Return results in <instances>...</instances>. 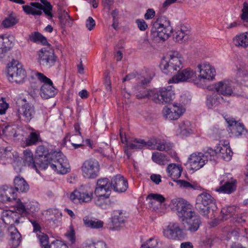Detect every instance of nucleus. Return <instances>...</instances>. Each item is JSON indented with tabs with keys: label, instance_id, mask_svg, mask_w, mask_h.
Returning a JSON list of instances; mask_svg holds the SVG:
<instances>
[{
	"label": "nucleus",
	"instance_id": "f257e3e1",
	"mask_svg": "<svg viewBox=\"0 0 248 248\" xmlns=\"http://www.w3.org/2000/svg\"><path fill=\"white\" fill-rule=\"evenodd\" d=\"M183 67L182 59L177 52H173L169 58H163L160 64V67L164 74L174 75L169 80V83L189 81L195 76V72L190 68L181 70Z\"/></svg>",
	"mask_w": 248,
	"mask_h": 248
},
{
	"label": "nucleus",
	"instance_id": "f03ea898",
	"mask_svg": "<svg viewBox=\"0 0 248 248\" xmlns=\"http://www.w3.org/2000/svg\"><path fill=\"white\" fill-rule=\"evenodd\" d=\"M46 163L57 173L64 174L70 171V166L67 159L60 151L51 152L48 155Z\"/></svg>",
	"mask_w": 248,
	"mask_h": 248
},
{
	"label": "nucleus",
	"instance_id": "7ed1b4c3",
	"mask_svg": "<svg viewBox=\"0 0 248 248\" xmlns=\"http://www.w3.org/2000/svg\"><path fill=\"white\" fill-rule=\"evenodd\" d=\"M195 208L200 215L208 218L210 210L214 211L216 208V200L210 194L202 192L196 198Z\"/></svg>",
	"mask_w": 248,
	"mask_h": 248
},
{
	"label": "nucleus",
	"instance_id": "20e7f679",
	"mask_svg": "<svg viewBox=\"0 0 248 248\" xmlns=\"http://www.w3.org/2000/svg\"><path fill=\"white\" fill-rule=\"evenodd\" d=\"M170 207L176 211L178 217L182 222L188 217H192L195 214L192 209V205L183 199H172L170 204Z\"/></svg>",
	"mask_w": 248,
	"mask_h": 248
},
{
	"label": "nucleus",
	"instance_id": "39448f33",
	"mask_svg": "<svg viewBox=\"0 0 248 248\" xmlns=\"http://www.w3.org/2000/svg\"><path fill=\"white\" fill-rule=\"evenodd\" d=\"M7 77L10 82L18 84L24 82L26 72L17 61L13 60L7 64Z\"/></svg>",
	"mask_w": 248,
	"mask_h": 248
},
{
	"label": "nucleus",
	"instance_id": "423d86ee",
	"mask_svg": "<svg viewBox=\"0 0 248 248\" xmlns=\"http://www.w3.org/2000/svg\"><path fill=\"white\" fill-rule=\"evenodd\" d=\"M41 1L44 6L39 2H32L30 3V5H23V10L26 14L33 16L41 15L43 10L46 15L52 18L53 16L51 13L52 6L50 2L46 0H41Z\"/></svg>",
	"mask_w": 248,
	"mask_h": 248
},
{
	"label": "nucleus",
	"instance_id": "0eeeda50",
	"mask_svg": "<svg viewBox=\"0 0 248 248\" xmlns=\"http://www.w3.org/2000/svg\"><path fill=\"white\" fill-rule=\"evenodd\" d=\"M216 152L209 148L204 153L192 154L189 158V163L193 170H198L202 168L208 160H215Z\"/></svg>",
	"mask_w": 248,
	"mask_h": 248
},
{
	"label": "nucleus",
	"instance_id": "6e6552de",
	"mask_svg": "<svg viewBox=\"0 0 248 248\" xmlns=\"http://www.w3.org/2000/svg\"><path fill=\"white\" fill-rule=\"evenodd\" d=\"M38 60L40 65L46 68H50L54 66L57 56L50 44L49 45H46V47L41 48L38 52Z\"/></svg>",
	"mask_w": 248,
	"mask_h": 248
},
{
	"label": "nucleus",
	"instance_id": "1a4fd4ad",
	"mask_svg": "<svg viewBox=\"0 0 248 248\" xmlns=\"http://www.w3.org/2000/svg\"><path fill=\"white\" fill-rule=\"evenodd\" d=\"M16 210L19 212L18 214L16 212H13L11 210L6 211L3 215V220L6 224L13 225L15 223H19L21 216L26 215L28 212L27 211L28 207H26L25 205L21 202L20 199H18L16 203Z\"/></svg>",
	"mask_w": 248,
	"mask_h": 248
},
{
	"label": "nucleus",
	"instance_id": "9d476101",
	"mask_svg": "<svg viewBox=\"0 0 248 248\" xmlns=\"http://www.w3.org/2000/svg\"><path fill=\"white\" fill-rule=\"evenodd\" d=\"M197 68L200 75L198 78L193 79V82L198 87L202 85V80H212L216 75L215 69L207 62H204L198 64Z\"/></svg>",
	"mask_w": 248,
	"mask_h": 248
},
{
	"label": "nucleus",
	"instance_id": "9b49d317",
	"mask_svg": "<svg viewBox=\"0 0 248 248\" xmlns=\"http://www.w3.org/2000/svg\"><path fill=\"white\" fill-rule=\"evenodd\" d=\"M164 236L169 239L174 240H183L186 235L179 224L176 222H170L163 229Z\"/></svg>",
	"mask_w": 248,
	"mask_h": 248
},
{
	"label": "nucleus",
	"instance_id": "f8f14e48",
	"mask_svg": "<svg viewBox=\"0 0 248 248\" xmlns=\"http://www.w3.org/2000/svg\"><path fill=\"white\" fill-rule=\"evenodd\" d=\"M99 170L98 162L93 159L86 160L81 166L82 175L88 179L95 178L98 175Z\"/></svg>",
	"mask_w": 248,
	"mask_h": 248
},
{
	"label": "nucleus",
	"instance_id": "ddd939ff",
	"mask_svg": "<svg viewBox=\"0 0 248 248\" xmlns=\"http://www.w3.org/2000/svg\"><path fill=\"white\" fill-rule=\"evenodd\" d=\"M175 97L171 86L163 87L157 92H154L152 99L156 103L166 104L170 102Z\"/></svg>",
	"mask_w": 248,
	"mask_h": 248
},
{
	"label": "nucleus",
	"instance_id": "4468645a",
	"mask_svg": "<svg viewBox=\"0 0 248 248\" xmlns=\"http://www.w3.org/2000/svg\"><path fill=\"white\" fill-rule=\"evenodd\" d=\"M93 198V191L88 186L81 187L74 190L70 196V199L74 202H88Z\"/></svg>",
	"mask_w": 248,
	"mask_h": 248
},
{
	"label": "nucleus",
	"instance_id": "2eb2a0df",
	"mask_svg": "<svg viewBox=\"0 0 248 248\" xmlns=\"http://www.w3.org/2000/svg\"><path fill=\"white\" fill-rule=\"evenodd\" d=\"M111 191V182L108 178H100L97 180L94 190L96 196H105L106 198H109Z\"/></svg>",
	"mask_w": 248,
	"mask_h": 248
},
{
	"label": "nucleus",
	"instance_id": "dca6fc26",
	"mask_svg": "<svg viewBox=\"0 0 248 248\" xmlns=\"http://www.w3.org/2000/svg\"><path fill=\"white\" fill-rule=\"evenodd\" d=\"M36 235L42 248H68L65 243L59 240L54 241L49 245V237L43 232H39Z\"/></svg>",
	"mask_w": 248,
	"mask_h": 248
},
{
	"label": "nucleus",
	"instance_id": "f3484780",
	"mask_svg": "<svg viewBox=\"0 0 248 248\" xmlns=\"http://www.w3.org/2000/svg\"><path fill=\"white\" fill-rule=\"evenodd\" d=\"M157 24H154L151 30V38L155 42L164 41L170 36L172 31L167 32L166 28L158 27Z\"/></svg>",
	"mask_w": 248,
	"mask_h": 248
},
{
	"label": "nucleus",
	"instance_id": "a211bd4d",
	"mask_svg": "<svg viewBox=\"0 0 248 248\" xmlns=\"http://www.w3.org/2000/svg\"><path fill=\"white\" fill-rule=\"evenodd\" d=\"M185 111V109L181 105L174 104L171 108L164 107L162 113L166 119L175 120L178 119Z\"/></svg>",
	"mask_w": 248,
	"mask_h": 248
},
{
	"label": "nucleus",
	"instance_id": "6ab92c4d",
	"mask_svg": "<svg viewBox=\"0 0 248 248\" xmlns=\"http://www.w3.org/2000/svg\"><path fill=\"white\" fill-rule=\"evenodd\" d=\"M233 83L228 80L219 81L215 84V89L219 95L230 96L233 93Z\"/></svg>",
	"mask_w": 248,
	"mask_h": 248
},
{
	"label": "nucleus",
	"instance_id": "aec40b11",
	"mask_svg": "<svg viewBox=\"0 0 248 248\" xmlns=\"http://www.w3.org/2000/svg\"><path fill=\"white\" fill-rule=\"evenodd\" d=\"M16 199L15 189L7 185L0 187V202L3 203L11 202Z\"/></svg>",
	"mask_w": 248,
	"mask_h": 248
},
{
	"label": "nucleus",
	"instance_id": "412c9836",
	"mask_svg": "<svg viewBox=\"0 0 248 248\" xmlns=\"http://www.w3.org/2000/svg\"><path fill=\"white\" fill-rule=\"evenodd\" d=\"M49 153L43 145L39 146L36 150V163L39 169L46 170L47 168V160Z\"/></svg>",
	"mask_w": 248,
	"mask_h": 248
},
{
	"label": "nucleus",
	"instance_id": "4be33fe9",
	"mask_svg": "<svg viewBox=\"0 0 248 248\" xmlns=\"http://www.w3.org/2000/svg\"><path fill=\"white\" fill-rule=\"evenodd\" d=\"M111 188L119 193L125 191L128 188V183L124 176L120 174L114 176L111 180Z\"/></svg>",
	"mask_w": 248,
	"mask_h": 248
},
{
	"label": "nucleus",
	"instance_id": "5701e85b",
	"mask_svg": "<svg viewBox=\"0 0 248 248\" xmlns=\"http://www.w3.org/2000/svg\"><path fill=\"white\" fill-rule=\"evenodd\" d=\"M125 217L123 212L121 210H115L113 212L111 217L112 230L118 231L125 226Z\"/></svg>",
	"mask_w": 248,
	"mask_h": 248
},
{
	"label": "nucleus",
	"instance_id": "b1692460",
	"mask_svg": "<svg viewBox=\"0 0 248 248\" xmlns=\"http://www.w3.org/2000/svg\"><path fill=\"white\" fill-rule=\"evenodd\" d=\"M184 222L186 224V226H184L185 229L191 233L197 231L202 225L200 217L196 214L192 217H188Z\"/></svg>",
	"mask_w": 248,
	"mask_h": 248
},
{
	"label": "nucleus",
	"instance_id": "393cba45",
	"mask_svg": "<svg viewBox=\"0 0 248 248\" xmlns=\"http://www.w3.org/2000/svg\"><path fill=\"white\" fill-rule=\"evenodd\" d=\"M8 229L10 236L9 244L13 248H17L21 241V235L17 229L13 225Z\"/></svg>",
	"mask_w": 248,
	"mask_h": 248
},
{
	"label": "nucleus",
	"instance_id": "a878e982",
	"mask_svg": "<svg viewBox=\"0 0 248 248\" xmlns=\"http://www.w3.org/2000/svg\"><path fill=\"white\" fill-rule=\"evenodd\" d=\"M213 151L216 152L215 158L217 155L218 154L225 161H228L232 159L233 153L230 146H228L227 144H223L220 143L218 146L216 147L215 149H213Z\"/></svg>",
	"mask_w": 248,
	"mask_h": 248
},
{
	"label": "nucleus",
	"instance_id": "bb28decb",
	"mask_svg": "<svg viewBox=\"0 0 248 248\" xmlns=\"http://www.w3.org/2000/svg\"><path fill=\"white\" fill-rule=\"evenodd\" d=\"M57 93V90L51 81L46 84H43L40 89V95L41 97L45 99L53 97Z\"/></svg>",
	"mask_w": 248,
	"mask_h": 248
},
{
	"label": "nucleus",
	"instance_id": "cd10ccee",
	"mask_svg": "<svg viewBox=\"0 0 248 248\" xmlns=\"http://www.w3.org/2000/svg\"><path fill=\"white\" fill-rule=\"evenodd\" d=\"M182 171V167L175 163L170 164L167 168V172L169 176L174 182H176L177 179L181 176Z\"/></svg>",
	"mask_w": 248,
	"mask_h": 248
},
{
	"label": "nucleus",
	"instance_id": "c85d7f7f",
	"mask_svg": "<svg viewBox=\"0 0 248 248\" xmlns=\"http://www.w3.org/2000/svg\"><path fill=\"white\" fill-rule=\"evenodd\" d=\"M23 163L32 169H34L38 172V166L36 163V157L33 158V153L30 150L26 149L23 152Z\"/></svg>",
	"mask_w": 248,
	"mask_h": 248
},
{
	"label": "nucleus",
	"instance_id": "c756f323",
	"mask_svg": "<svg viewBox=\"0 0 248 248\" xmlns=\"http://www.w3.org/2000/svg\"><path fill=\"white\" fill-rule=\"evenodd\" d=\"M224 101L223 97L218 94L213 93L211 95H207L206 104L208 108H213Z\"/></svg>",
	"mask_w": 248,
	"mask_h": 248
},
{
	"label": "nucleus",
	"instance_id": "7c9ffc66",
	"mask_svg": "<svg viewBox=\"0 0 248 248\" xmlns=\"http://www.w3.org/2000/svg\"><path fill=\"white\" fill-rule=\"evenodd\" d=\"M14 189L15 191L22 193L27 192L29 189V186L25 180L21 177L16 176L14 180Z\"/></svg>",
	"mask_w": 248,
	"mask_h": 248
},
{
	"label": "nucleus",
	"instance_id": "2f4dec72",
	"mask_svg": "<svg viewBox=\"0 0 248 248\" xmlns=\"http://www.w3.org/2000/svg\"><path fill=\"white\" fill-rule=\"evenodd\" d=\"M20 113L22 114L25 118L26 122H29L32 119L35 114L34 108L33 106L26 103L23 105L21 108V110H19Z\"/></svg>",
	"mask_w": 248,
	"mask_h": 248
},
{
	"label": "nucleus",
	"instance_id": "473e14b6",
	"mask_svg": "<svg viewBox=\"0 0 248 248\" xmlns=\"http://www.w3.org/2000/svg\"><path fill=\"white\" fill-rule=\"evenodd\" d=\"M135 91L136 93V97L138 99L144 98H153L154 92L146 89L145 87L137 85L135 87Z\"/></svg>",
	"mask_w": 248,
	"mask_h": 248
},
{
	"label": "nucleus",
	"instance_id": "72a5a7b5",
	"mask_svg": "<svg viewBox=\"0 0 248 248\" xmlns=\"http://www.w3.org/2000/svg\"><path fill=\"white\" fill-rule=\"evenodd\" d=\"M190 31L186 27L182 26L180 30L175 32L174 38L178 43H182L188 40Z\"/></svg>",
	"mask_w": 248,
	"mask_h": 248
},
{
	"label": "nucleus",
	"instance_id": "f704fd0d",
	"mask_svg": "<svg viewBox=\"0 0 248 248\" xmlns=\"http://www.w3.org/2000/svg\"><path fill=\"white\" fill-rule=\"evenodd\" d=\"M28 41L43 45H49L46 38L38 31H34L29 35Z\"/></svg>",
	"mask_w": 248,
	"mask_h": 248
},
{
	"label": "nucleus",
	"instance_id": "c9c22d12",
	"mask_svg": "<svg viewBox=\"0 0 248 248\" xmlns=\"http://www.w3.org/2000/svg\"><path fill=\"white\" fill-rule=\"evenodd\" d=\"M239 208L235 205L228 206L223 208L221 211L223 219L226 220L227 218L235 216L236 213L239 212Z\"/></svg>",
	"mask_w": 248,
	"mask_h": 248
},
{
	"label": "nucleus",
	"instance_id": "e433bc0d",
	"mask_svg": "<svg viewBox=\"0 0 248 248\" xmlns=\"http://www.w3.org/2000/svg\"><path fill=\"white\" fill-rule=\"evenodd\" d=\"M236 180L232 181H227L224 185L220 186L217 190L219 192H222L226 194H231L236 189Z\"/></svg>",
	"mask_w": 248,
	"mask_h": 248
},
{
	"label": "nucleus",
	"instance_id": "4c0bfd02",
	"mask_svg": "<svg viewBox=\"0 0 248 248\" xmlns=\"http://www.w3.org/2000/svg\"><path fill=\"white\" fill-rule=\"evenodd\" d=\"M235 46L247 47L248 46V32H246L236 36L233 39Z\"/></svg>",
	"mask_w": 248,
	"mask_h": 248
},
{
	"label": "nucleus",
	"instance_id": "58836bf2",
	"mask_svg": "<svg viewBox=\"0 0 248 248\" xmlns=\"http://www.w3.org/2000/svg\"><path fill=\"white\" fill-rule=\"evenodd\" d=\"M152 159L154 162L161 165H164L169 161L167 155L157 152L153 153Z\"/></svg>",
	"mask_w": 248,
	"mask_h": 248
},
{
	"label": "nucleus",
	"instance_id": "ea45409f",
	"mask_svg": "<svg viewBox=\"0 0 248 248\" xmlns=\"http://www.w3.org/2000/svg\"><path fill=\"white\" fill-rule=\"evenodd\" d=\"M27 146H31L37 144L39 142L42 141L40 134L36 132H31L26 139Z\"/></svg>",
	"mask_w": 248,
	"mask_h": 248
},
{
	"label": "nucleus",
	"instance_id": "a19ab883",
	"mask_svg": "<svg viewBox=\"0 0 248 248\" xmlns=\"http://www.w3.org/2000/svg\"><path fill=\"white\" fill-rule=\"evenodd\" d=\"M237 80L241 83H243L248 86V67L239 69L237 72Z\"/></svg>",
	"mask_w": 248,
	"mask_h": 248
},
{
	"label": "nucleus",
	"instance_id": "79ce46f5",
	"mask_svg": "<svg viewBox=\"0 0 248 248\" xmlns=\"http://www.w3.org/2000/svg\"><path fill=\"white\" fill-rule=\"evenodd\" d=\"M95 203L97 206L102 209H107L110 206L111 202L108 200L109 198H106L105 196H96Z\"/></svg>",
	"mask_w": 248,
	"mask_h": 248
},
{
	"label": "nucleus",
	"instance_id": "37998d69",
	"mask_svg": "<svg viewBox=\"0 0 248 248\" xmlns=\"http://www.w3.org/2000/svg\"><path fill=\"white\" fill-rule=\"evenodd\" d=\"M1 157L12 162L17 156V153L15 155L12 153L9 147L0 148Z\"/></svg>",
	"mask_w": 248,
	"mask_h": 248
},
{
	"label": "nucleus",
	"instance_id": "c03bdc74",
	"mask_svg": "<svg viewBox=\"0 0 248 248\" xmlns=\"http://www.w3.org/2000/svg\"><path fill=\"white\" fill-rule=\"evenodd\" d=\"M154 24H157L158 27L166 28L167 32H169L170 31H172V28L170 25V22L165 16H161L157 18Z\"/></svg>",
	"mask_w": 248,
	"mask_h": 248
},
{
	"label": "nucleus",
	"instance_id": "a18cd8bd",
	"mask_svg": "<svg viewBox=\"0 0 248 248\" xmlns=\"http://www.w3.org/2000/svg\"><path fill=\"white\" fill-rule=\"evenodd\" d=\"M84 224L87 227L92 228L99 229L103 227V222L97 219L92 220L89 218L83 219Z\"/></svg>",
	"mask_w": 248,
	"mask_h": 248
},
{
	"label": "nucleus",
	"instance_id": "49530a36",
	"mask_svg": "<svg viewBox=\"0 0 248 248\" xmlns=\"http://www.w3.org/2000/svg\"><path fill=\"white\" fill-rule=\"evenodd\" d=\"M18 22V19L12 13L9 15L2 22V25L6 28H10L16 25Z\"/></svg>",
	"mask_w": 248,
	"mask_h": 248
},
{
	"label": "nucleus",
	"instance_id": "de8ad7c7",
	"mask_svg": "<svg viewBox=\"0 0 248 248\" xmlns=\"http://www.w3.org/2000/svg\"><path fill=\"white\" fill-rule=\"evenodd\" d=\"M175 182L182 188L198 189L199 187L197 185L190 184L189 182L183 180H177Z\"/></svg>",
	"mask_w": 248,
	"mask_h": 248
},
{
	"label": "nucleus",
	"instance_id": "09e8293b",
	"mask_svg": "<svg viewBox=\"0 0 248 248\" xmlns=\"http://www.w3.org/2000/svg\"><path fill=\"white\" fill-rule=\"evenodd\" d=\"M1 38L2 39L1 41L2 42V50L3 54H4L13 47L14 44L12 41H10L7 37L5 38L1 37Z\"/></svg>",
	"mask_w": 248,
	"mask_h": 248
},
{
	"label": "nucleus",
	"instance_id": "8fccbe9b",
	"mask_svg": "<svg viewBox=\"0 0 248 248\" xmlns=\"http://www.w3.org/2000/svg\"><path fill=\"white\" fill-rule=\"evenodd\" d=\"M74 129L77 134L72 135L69 137V140L70 142L74 141L75 138H77L80 140H82V138L80 132V126L78 123H76L74 124Z\"/></svg>",
	"mask_w": 248,
	"mask_h": 248
},
{
	"label": "nucleus",
	"instance_id": "3c124183",
	"mask_svg": "<svg viewBox=\"0 0 248 248\" xmlns=\"http://www.w3.org/2000/svg\"><path fill=\"white\" fill-rule=\"evenodd\" d=\"M84 248H108V247L105 242L100 241L88 244Z\"/></svg>",
	"mask_w": 248,
	"mask_h": 248
},
{
	"label": "nucleus",
	"instance_id": "603ef678",
	"mask_svg": "<svg viewBox=\"0 0 248 248\" xmlns=\"http://www.w3.org/2000/svg\"><path fill=\"white\" fill-rule=\"evenodd\" d=\"M157 241L156 239L150 238L145 244L141 245L142 248H157Z\"/></svg>",
	"mask_w": 248,
	"mask_h": 248
},
{
	"label": "nucleus",
	"instance_id": "864d4df0",
	"mask_svg": "<svg viewBox=\"0 0 248 248\" xmlns=\"http://www.w3.org/2000/svg\"><path fill=\"white\" fill-rule=\"evenodd\" d=\"M147 198L151 200H154L159 202L160 203L163 202L165 200V198L162 195L154 193L149 194L147 196Z\"/></svg>",
	"mask_w": 248,
	"mask_h": 248
},
{
	"label": "nucleus",
	"instance_id": "5fc2aeb1",
	"mask_svg": "<svg viewBox=\"0 0 248 248\" xmlns=\"http://www.w3.org/2000/svg\"><path fill=\"white\" fill-rule=\"evenodd\" d=\"M11 162L13 163V166L14 170L17 172H20L21 171L22 163L20 160V158L17 156Z\"/></svg>",
	"mask_w": 248,
	"mask_h": 248
},
{
	"label": "nucleus",
	"instance_id": "6e6d98bb",
	"mask_svg": "<svg viewBox=\"0 0 248 248\" xmlns=\"http://www.w3.org/2000/svg\"><path fill=\"white\" fill-rule=\"evenodd\" d=\"M242 14L241 16L242 19L246 22H248V3L245 2L243 3V8L242 10Z\"/></svg>",
	"mask_w": 248,
	"mask_h": 248
},
{
	"label": "nucleus",
	"instance_id": "4d7b16f0",
	"mask_svg": "<svg viewBox=\"0 0 248 248\" xmlns=\"http://www.w3.org/2000/svg\"><path fill=\"white\" fill-rule=\"evenodd\" d=\"M139 140L141 139H135L132 142L128 144V147L130 149H141L143 148L142 144L138 142Z\"/></svg>",
	"mask_w": 248,
	"mask_h": 248
},
{
	"label": "nucleus",
	"instance_id": "13d9d810",
	"mask_svg": "<svg viewBox=\"0 0 248 248\" xmlns=\"http://www.w3.org/2000/svg\"><path fill=\"white\" fill-rule=\"evenodd\" d=\"M234 130H236V133H238V135H246L247 133V130L244 127L243 124L241 123H237V124L233 128Z\"/></svg>",
	"mask_w": 248,
	"mask_h": 248
},
{
	"label": "nucleus",
	"instance_id": "bf43d9fd",
	"mask_svg": "<svg viewBox=\"0 0 248 248\" xmlns=\"http://www.w3.org/2000/svg\"><path fill=\"white\" fill-rule=\"evenodd\" d=\"M59 18L62 24L64 25H70V17L67 13H64L63 16H60Z\"/></svg>",
	"mask_w": 248,
	"mask_h": 248
},
{
	"label": "nucleus",
	"instance_id": "052dcab7",
	"mask_svg": "<svg viewBox=\"0 0 248 248\" xmlns=\"http://www.w3.org/2000/svg\"><path fill=\"white\" fill-rule=\"evenodd\" d=\"M8 107L9 104L6 102L4 98H2L0 100V114H5Z\"/></svg>",
	"mask_w": 248,
	"mask_h": 248
},
{
	"label": "nucleus",
	"instance_id": "680f3d73",
	"mask_svg": "<svg viewBox=\"0 0 248 248\" xmlns=\"http://www.w3.org/2000/svg\"><path fill=\"white\" fill-rule=\"evenodd\" d=\"M136 23H137L138 27L140 31H144L148 28L147 24H146L145 21L142 19H136Z\"/></svg>",
	"mask_w": 248,
	"mask_h": 248
},
{
	"label": "nucleus",
	"instance_id": "e2e57ef3",
	"mask_svg": "<svg viewBox=\"0 0 248 248\" xmlns=\"http://www.w3.org/2000/svg\"><path fill=\"white\" fill-rule=\"evenodd\" d=\"M86 26L88 30H93L95 26V20L91 16H89L86 20Z\"/></svg>",
	"mask_w": 248,
	"mask_h": 248
},
{
	"label": "nucleus",
	"instance_id": "0e129e2a",
	"mask_svg": "<svg viewBox=\"0 0 248 248\" xmlns=\"http://www.w3.org/2000/svg\"><path fill=\"white\" fill-rule=\"evenodd\" d=\"M36 76L37 78L41 82L44 83V84H46L47 82H50L51 80L46 77L45 75L41 73L37 72L36 74Z\"/></svg>",
	"mask_w": 248,
	"mask_h": 248
},
{
	"label": "nucleus",
	"instance_id": "69168bd1",
	"mask_svg": "<svg viewBox=\"0 0 248 248\" xmlns=\"http://www.w3.org/2000/svg\"><path fill=\"white\" fill-rule=\"evenodd\" d=\"M30 222L33 228V232L36 233V235L39 234V232H42L41 227L40 224L36 221L34 220H30Z\"/></svg>",
	"mask_w": 248,
	"mask_h": 248
},
{
	"label": "nucleus",
	"instance_id": "338daca9",
	"mask_svg": "<svg viewBox=\"0 0 248 248\" xmlns=\"http://www.w3.org/2000/svg\"><path fill=\"white\" fill-rule=\"evenodd\" d=\"M138 142L141 143L142 144V147H146L150 149H155V145L153 143V142L151 141H148L146 142L143 140H139Z\"/></svg>",
	"mask_w": 248,
	"mask_h": 248
},
{
	"label": "nucleus",
	"instance_id": "774afa93",
	"mask_svg": "<svg viewBox=\"0 0 248 248\" xmlns=\"http://www.w3.org/2000/svg\"><path fill=\"white\" fill-rule=\"evenodd\" d=\"M155 16V11L153 9H149L147 10L146 13L144 15V18L148 20L152 19Z\"/></svg>",
	"mask_w": 248,
	"mask_h": 248
}]
</instances>
